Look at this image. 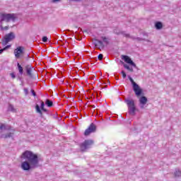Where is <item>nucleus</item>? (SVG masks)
I'll use <instances>...</instances> for the list:
<instances>
[{"label":"nucleus","mask_w":181,"mask_h":181,"mask_svg":"<svg viewBox=\"0 0 181 181\" xmlns=\"http://www.w3.org/2000/svg\"><path fill=\"white\" fill-rule=\"evenodd\" d=\"M124 103H126L129 114L130 115H135V111H136V107H135V102L132 99H124Z\"/></svg>","instance_id":"20e7f679"},{"label":"nucleus","mask_w":181,"mask_h":181,"mask_svg":"<svg viewBox=\"0 0 181 181\" xmlns=\"http://www.w3.org/2000/svg\"><path fill=\"white\" fill-rule=\"evenodd\" d=\"M122 74L123 78H127V74L125 73V71H122Z\"/></svg>","instance_id":"7c9ffc66"},{"label":"nucleus","mask_w":181,"mask_h":181,"mask_svg":"<svg viewBox=\"0 0 181 181\" xmlns=\"http://www.w3.org/2000/svg\"><path fill=\"white\" fill-rule=\"evenodd\" d=\"M0 18V28H2L4 22H6L7 23L11 22V21L15 22V19H16L13 13H2Z\"/></svg>","instance_id":"f03ea898"},{"label":"nucleus","mask_w":181,"mask_h":181,"mask_svg":"<svg viewBox=\"0 0 181 181\" xmlns=\"http://www.w3.org/2000/svg\"><path fill=\"white\" fill-rule=\"evenodd\" d=\"M13 39H15V34L13 33H10L4 36L1 43L3 46H6L7 43L12 42Z\"/></svg>","instance_id":"423d86ee"},{"label":"nucleus","mask_w":181,"mask_h":181,"mask_svg":"<svg viewBox=\"0 0 181 181\" xmlns=\"http://www.w3.org/2000/svg\"><path fill=\"white\" fill-rule=\"evenodd\" d=\"M17 67L18 69V72L20 73L21 75L23 74V67L21 65V64L18 63L17 64Z\"/></svg>","instance_id":"a211bd4d"},{"label":"nucleus","mask_w":181,"mask_h":181,"mask_svg":"<svg viewBox=\"0 0 181 181\" xmlns=\"http://www.w3.org/2000/svg\"><path fill=\"white\" fill-rule=\"evenodd\" d=\"M129 80L131 81L133 87L134 86V84H137L136 83H135V81H134V79L129 76Z\"/></svg>","instance_id":"a878e982"},{"label":"nucleus","mask_w":181,"mask_h":181,"mask_svg":"<svg viewBox=\"0 0 181 181\" xmlns=\"http://www.w3.org/2000/svg\"><path fill=\"white\" fill-rule=\"evenodd\" d=\"M21 158L25 160L21 163V168L23 170L29 172L39 168V157L37 154L32 151H25L23 153Z\"/></svg>","instance_id":"f257e3e1"},{"label":"nucleus","mask_w":181,"mask_h":181,"mask_svg":"<svg viewBox=\"0 0 181 181\" xmlns=\"http://www.w3.org/2000/svg\"><path fill=\"white\" fill-rule=\"evenodd\" d=\"M9 47H11V45H7L4 48L0 49V54H2V53H4V50H8V49H9Z\"/></svg>","instance_id":"5701e85b"},{"label":"nucleus","mask_w":181,"mask_h":181,"mask_svg":"<svg viewBox=\"0 0 181 181\" xmlns=\"http://www.w3.org/2000/svg\"><path fill=\"white\" fill-rule=\"evenodd\" d=\"M139 103L142 105H145L148 103V98L146 97H145V96H141L139 98Z\"/></svg>","instance_id":"4468645a"},{"label":"nucleus","mask_w":181,"mask_h":181,"mask_svg":"<svg viewBox=\"0 0 181 181\" xmlns=\"http://www.w3.org/2000/svg\"><path fill=\"white\" fill-rule=\"evenodd\" d=\"M45 105L47 107L51 108V107H53V101L50 100V99H47L45 101Z\"/></svg>","instance_id":"dca6fc26"},{"label":"nucleus","mask_w":181,"mask_h":181,"mask_svg":"<svg viewBox=\"0 0 181 181\" xmlns=\"http://www.w3.org/2000/svg\"><path fill=\"white\" fill-rule=\"evenodd\" d=\"M104 57V55H103V54H100L98 56V60H103V58Z\"/></svg>","instance_id":"cd10ccee"},{"label":"nucleus","mask_w":181,"mask_h":181,"mask_svg":"<svg viewBox=\"0 0 181 181\" xmlns=\"http://www.w3.org/2000/svg\"><path fill=\"white\" fill-rule=\"evenodd\" d=\"M1 30H8L9 29V26H5L4 27V25H2V28H1Z\"/></svg>","instance_id":"bb28decb"},{"label":"nucleus","mask_w":181,"mask_h":181,"mask_svg":"<svg viewBox=\"0 0 181 181\" xmlns=\"http://www.w3.org/2000/svg\"><path fill=\"white\" fill-rule=\"evenodd\" d=\"M40 103H41L40 107L39 106V105H36L35 110H36V112H37V114H40V117H42L43 112H47V110L45 108V102L41 100ZM42 111H43V112H42Z\"/></svg>","instance_id":"6e6552de"},{"label":"nucleus","mask_w":181,"mask_h":181,"mask_svg":"<svg viewBox=\"0 0 181 181\" xmlns=\"http://www.w3.org/2000/svg\"><path fill=\"white\" fill-rule=\"evenodd\" d=\"M174 176L175 177H180L181 176V170L177 169V170H175V172L174 173Z\"/></svg>","instance_id":"6ab92c4d"},{"label":"nucleus","mask_w":181,"mask_h":181,"mask_svg":"<svg viewBox=\"0 0 181 181\" xmlns=\"http://www.w3.org/2000/svg\"><path fill=\"white\" fill-rule=\"evenodd\" d=\"M144 105H145L141 104L140 108H141V110H144V108H145V106H144Z\"/></svg>","instance_id":"72a5a7b5"},{"label":"nucleus","mask_w":181,"mask_h":181,"mask_svg":"<svg viewBox=\"0 0 181 181\" xmlns=\"http://www.w3.org/2000/svg\"><path fill=\"white\" fill-rule=\"evenodd\" d=\"M8 111H11V112H16V109H15V107L12 105L9 104Z\"/></svg>","instance_id":"aec40b11"},{"label":"nucleus","mask_w":181,"mask_h":181,"mask_svg":"<svg viewBox=\"0 0 181 181\" xmlns=\"http://www.w3.org/2000/svg\"><path fill=\"white\" fill-rule=\"evenodd\" d=\"M133 90L134 91L136 97H139L142 95V89L139 87V84H134V86H133Z\"/></svg>","instance_id":"9b49d317"},{"label":"nucleus","mask_w":181,"mask_h":181,"mask_svg":"<svg viewBox=\"0 0 181 181\" xmlns=\"http://www.w3.org/2000/svg\"><path fill=\"white\" fill-rule=\"evenodd\" d=\"M4 129L5 131H11L13 132H9L6 134H2L1 138H4L5 139L8 138H11L12 135H13V133L15 132V129H12V127L9 125H6L5 124L0 123V130L2 131Z\"/></svg>","instance_id":"7ed1b4c3"},{"label":"nucleus","mask_w":181,"mask_h":181,"mask_svg":"<svg viewBox=\"0 0 181 181\" xmlns=\"http://www.w3.org/2000/svg\"><path fill=\"white\" fill-rule=\"evenodd\" d=\"M24 93H25V95H28L29 94V90H28V88H24Z\"/></svg>","instance_id":"c756f323"},{"label":"nucleus","mask_w":181,"mask_h":181,"mask_svg":"<svg viewBox=\"0 0 181 181\" xmlns=\"http://www.w3.org/2000/svg\"><path fill=\"white\" fill-rule=\"evenodd\" d=\"M101 39L103 40L104 43H105V45H110V41H108V38H107L106 37H101Z\"/></svg>","instance_id":"4be33fe9"},{"label":"nucleus","mask_w":181,"mask_h":181,"mask_svg":"<svg viewBox=\"0 0 181 181\" xmlns=\"http://www.w3.org/2000/svg\"><path fill=\"white\" fill-rule=\"evenodd\" d=\"M129 80L131 81L133 87L134 86V84H137L136 83H135V81H134V79L129 76Z\"/></svg>","instance_id":"393cba45"},{"label":"nucleus","mask_w":181,"mask_h":181,"mask_svg":"<svg viewBox=\"0 0 181 181\" xmlns=\"http://www.w3.org/2000/svg\"><path fill=\"white\" fill-rule=\"evenodd\" d=\"M124 69H127V70H129V71H134V69H132V67H130L128 64H124Z\"/></svg>","instance_id":"412c9836"},{"label":"nucleus","mask_w":181,"mask_h":181,"mask_svg":"<svg viewBox=\"0 0 181 181\" xmlns=\"http://www.w3.org/2000/svg\"><path fill=\"white\" fill-rule=\"evenodd\" d=\"M122 59L124 60V62H125V63H127L128 64L133 66V67L136 68V64H134V61H132L129 57L127 55H122Z\"/></svg>","instance_id":"9d476101"},{"label":"nucleus","mask_w":181,"mask_h":181,"mask_svg":"<svg viewBox=\"0 0 181 181\" xmlns=\"http://www.w3.org/2000/svg\"><path fill=\"white\" fill-rule=\"evenodd\" d=\"M31 93L33 95V97H36V92H35V90L31 89Z\"/></svg>","instance_id":"2f4dec72"},{"label":"nucleus","mask_w":181,"mask_h":181,"mask_svg":"<svg viewBox=\"0 0 181 181\" xmlns=\"http://www.w3.org/2000/svg\"><path fill=\"white\" fill-rule=\"evenodd\" d=\"M11 76L13 78H16V76H15V74L13 73H11Z\"/></svg>","instance_id":"473e14b6"},{"label":"nucleus","mask_w":181,"mask_h":181,"mask_svg":"<svg viewBox=\"0 0 181 181\" xmlns=\"http://www.w3.org/2000/svg\"><path fill=\"white\" fill-rule=\"evenodd\" d=\"M116 35H124L126 37H129V34H124L123 32L117 33L115 30L114 31Z\"/></svg>","instance_id":"b1692460"},{"label":"nucleus","mask_w":181,"mask_h":181,"mask_svg":"<svg viewBox=\"0 0 181 181\" xmlns=\"http://www.w3.org/2000/svg\"><path fill=\"white\" fill-rule=\"evenodd\" d=\"M93 42H94V45L95 46V47H97L98 46H100V47H102V49H104L105 45H104V42H103V41L98 40V39H94Z\"/></svg>","instance_id":"ddd939ff"},{"label":"nucleus","mask_w":181,"mask_h":181,"mask_svg":"<svg viewBox=\"0 0 181 181\" xmlns=\"http://www.w3.org/2000/svg\"><path fill=\"white\" fill-rule=\"evenodd\" d=\"M47 40H48L47 37L44 36V37H42V42H44V43H46V42H47Z\"/></svg>","instance_id":"c85d7f7f"},{"label":"nucleus","mask_w":181,"mask_h":181,"mask_svg":"<svg viewBox=\"0 0 181 181\" xmlns=\"http://www.w3.org/2000/svg\"><path fill=\"white\" fill-rule=\"evenodd\" d=\"M97 131V127L94 123H91L88 128L85 130L84 135L85 136H88L90 134H93V132H95Z\"/></svg>","instance_id":"1a4fd4ad"},{"label":"nucleus","mask_w":181,"mask_h":181,"mask_svg":"<svg viewBox=\"0 0 181 181\" xmlns=\"http://www.w3.org/2000/svg\"><path fill=\"white\" fill-rule=\"evenodd\" d=\"M25 70L27 74L29 76V77H33V74H32V70H33V66L28 64L25 66Z\"/></svg>","instance_id":"f8f14e48"},{"label":"nucleus","mask_w":181,"mask_h":181,"mask_svg":"<svg viewBox=\"0 0 181 181\" xmlns=\"http://www.w3.org/2000/svg\"><path fill=\"white\" fill-rule=\"evenodd\" d=\"M14 54L16 59H19L25 54V47L19 46L14 49Z\"/></svg>","instance_id":"0eeeda50"},{"label":"nucleus","mask_w":181,"mask_h":181,"mask_svg":"<svg viewBox=\"0 0 181 181\" xmlns=\"http://www.w3.org/2000/svg\"><path fill=\"white\" fill-rule=\"evenodd\" d=\"M132 39H133L134 40H138V42H141L142 40H145L146 42H148V43H152V42H151V40H146L144 38H141V37H132Z\"/></svg>","instance_id":"f3484780"},{"label":"nucleus","mask_w":181,"mask_h":181,"mask_svg":"<svg viewBox=\"0 0 181 181\" xmlns=\"http://www.w3.org/2000/svg\"><path fill=\"white\" fill-rule=\"evenodd\" d=\"M155 28L157 30H160V29L163 28V24H162L161 22L158 21L155 23Z\"/></svg>","instance_id":"2eb2a0df"},{"label":"nucleus","mask_w":181,"mask_h":181,"mask_svg":"<svg viewBox=\"0 0 181 181\" xmlns=\"http://www.w3.org/2000/svg\"><path fill=\"white\" fill-rule=\"evenodd\" d=\"M90 107H91L92 108H95V105H90Z\"/></svg>","instance_id":"f704fd0d"},{"label":"nucleus","mask_w":181,"mask_h":181,"mask_svg":"<svg viewBox=\"0 0 181 181\" xmlns=\"http://www.w3.org/2000/svg\"><path fill=\"white\" fill-rule=\"evenodd\" d=\"M94 144L93 140H85L83 143L81 144V152H86L87 149L91 148V145Z\"/></svg>","instance_id":"39448f33"}]
</instances>
